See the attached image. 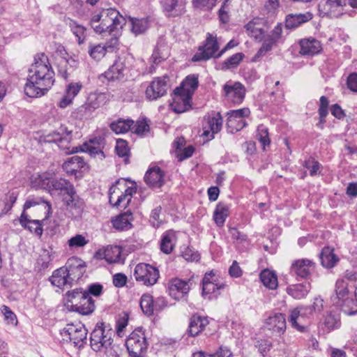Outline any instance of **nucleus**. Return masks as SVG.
I'll list each match as a JSON object with an SVG mask.
<instances>
[{"label":"nucleus","mask_w":357,"mask_h":357,"mask_svg":"<svg viewBox=\"0 0 357 357\" xmlns=\"http://www.w3.org/2000/svg\"><path fill=\"white\" fill-rule=\"evenodd\" d=\"M247 123L245 119H237L234 117H227V127L228 131L234 133L242 130L246 126Z\"/></svg>","instance_id":"45"},{"label":"nucleus","mask_w":357,"mask_h":357,"mask_svg":"<svg viewBox=\"0 0 357 357\" xmlns=\"http://www.w3.org/2000/svg\"><path fill=\"white\" fill-rule=\"evenodd\" d=\"M107 52V48L105 45L100 44L93 45L89 44L88 53L89 56L97 61L100 60L104 57Z\"/></svg>","instance_id":"44"},{"label":"nucleus","mask_w":357,"mask_h":357,"mask_svg":"<svg viewBox=\"0 0 357 357\" xmlns=\"http://www.w3.org/2000/svg\"><path fill=\"white\" fill-rule=\"evenodd\" d=\"M51 190L59 191V194L64 197L72 193L75 190L73 185L64 178L53 179L49 183Z\"/></svg>","instance_id":"28"},{"label":"nucleus","mask_w":357,"mask_h":357,"mask_svg":"<svg viewBox=\"0 0 357 357\" xmlns=\"http://www.w3.org/2000/svg\"><path fill=\"white\" fill-rule=\"evenodd\" d=\"M312 17V15L310 13L304 14H289L286 16L285 27L287 29H294L303 23L310 21Z\"/></svg>","instance_id":"26"},{"label":"nucleus","mask_w":357,"mask_h":357,"mask_svg":"<svg viewBox=\"0 0 357 357\" xmlns=\"http://www.w3.org/2000/svg\"><path fill=\"white\" fill-rule=\"evenodd\" d=\"M300 53L303 55H314L321 50L320 42L314 38L302 39L300 41Z\"/></svg>","instance_id":"25"},{"label":"nucleus","mask_w":357,"mask_h":357,"mask_svg":"<svg viewBox=\"0 0 357 357\" xmlns=\"http://www.w3.org/2000/svg\"><path fill=\"white\" fill-rule=\"evenodd\" d=\"M129 314L127 312H123L120 315L119 319L116 321V333L120 335L123 331L125 328L128 324Z\"/></svg>","instance_id":"63"},{"label":"nucleus","mask_w":357,"mask_h":357,"mask_svg":"<svg viewBox=\"0 0 357 357\" xmlns=\"http://www.w3.org/2000/svg\"><path fill=\"white\" fill-rule=\"evenodd\" d=\"M66 24L69 26L71 31L77 38L78 43L79 45L84 43L86 37V29L70 18L67 19Z\"/></svg>","instance_id":"37"},{"label":"nucleus","mask_w":357,"mask_h":357,"mask_svg":"<svg viewBox=\"0 0 357 357\" xmlns=\"http://www.w3.org/2000/svg\"><path fill=\"white\" fill-rule=\"evenodd\" d=\"M54 83V72L47 56L37 55L35 62L29 69L27 82L24 85V93L30 98L44 96Z\"/></svg>","instance_id":"1"},{"label":"nucleus","mask_w":357,"mask_h":357,"mask_svg":"<svg viewBox=\"0 0 357 357\" xmlns=\"http://www.w3.org/2000/svg\"><path fill=\"white\" fill-rule=\"evenodd\" d=\"M250 111L249 108L244 107L238 109L231 110L227 112L228 117H234L237 119H244L250 115Z\"/></svg>","instance_id":"64"},{"label":"nucleus","mask_w":357,"mask_h":357,"mask_svg":"<svg viewBox=\"0 0 357 357\" xmlns=\"http://www.w3.org/2000/svg\"><path fill=\"white\" fill-rule=\"evenodd\" d=\"M132 213L128 211L112 220L113 227L118 230H126L131 227Z\"/></svg>","instance_id":"33"},{"label":"nucleus","mask_w":357,"mask_h":357,"mask_svg":"<svg viewBox=\"0 0 357 357\" xmlns=\"http://www.w3.org/2000/svg\"><path fill=\"white\" fill-rule=\"evenodd\" d=\"M115 151L116 154L121 158H125L124 162L126 164L128 163V153L129 149L128 146V143L126 140L123 139H117L116 145L115 147Z\"/></svg>","instance_id":"46"},{"label":"nucleus","mask_w":357,"mask_h":357,"mask_svg":"<svg viewBox=\"0 0 357 357\" xmlns=\"http://www.w3.org/2000/svg\"><path fill=\"white\" fill-rule=\"evenodd\" d=\"M319 257L324 268H333L339 261V257L334 253V249L328 246L322 249Z\"/></svg>","instance_id":"27"},{"label":"nucleus","mask_w":357,"mask_h":357,"mask_svg":"<svg viewBox=\"0 0 357 357\" xmlns=\"http://www.w3.org/2000/svg\"><path fill=\"white\" fill-rule=\"evenodd\" d=\"M164 172L159 167L150 168L145 174L144 181L152 188H160L164 184Z\"/></svg>","instance_id":"18"},{"label":"nucleus","mask_w":357,"mask_h":357,"mask_svg":"<svg viewBox=\"0 0 357 357\" xmlns=\"http://www.w3.org/2000/svg\"><path fill=\"white\" fill-rule=\"evenodd\" d=\"M229 215V207L227 204L220 202L213 212V220L218 227H222L226 218Z\"/></svg>","instance_id":"32"},{"label":"nucleus","mask_w":357,"mask_h":357,"mask_svg":"<svg viewBox=\"0 0 357 357\" xmlns=\"http://www.w3.org/2000/svg\"><path fill=\"white\" fill-rule=\"evenodd\" d=\"M105 145V138L101 136H98L90 139L88 142H85L83 145V148L81 149V151L88 152L91 156H98L100 159H103L105 157L104 152L102 151Z\"/></svg>","instance_id":"14"},{"label":"nucleus","mask_w":357,"mask_h":357,"mask_svg":"<svg viewBox=\"0 0 357 357\" xmlns=\"http://www.w3.org/2000/svg\"><path fill=\"white\" fill-rule=\"evenodd\" d=\"M63 200L66 205L67 209L71 213L73 217L77 218L81 216L84 210V202L77 195L75 190H74L72 193L64 197Z\"/></svg>","instance_id":"15"},{"label":"nucleus","mask_w":357,"mask_h":357,"mask_svg":"<svg viewBox=\"0 0 357 357\" xmlns=\"http://www.w3.org/2000/svg\"><path fill=\"white\" fill-rule=\"evenodd\" d=\"M24 228L27 229L38 237H40L43 234V229L42 227V221L38 220L29 221V222L26 224V227Z\"/></svg>","instance_id":"53"},{"label":"nucleus","mask_w":357,"mask_h":357,"mask_svg":"<svg viewBox=\"0 0 357 357\" xmlns=\"http://www.w3.org/2000/svg\"><path fill=\"white\" fill-rule=\"evenodd\" d=\"M98 0H75L73 6L77 9L79 15H84L89 13V6H94Z\"/></svg>","instance_id":"42"},{"label":"nucleus","mask_w":357,"mask_h":357,"mask_svg":"<svg viewBox=\"0 0 357 357\" xmlns=\"http://www.w3.org/2000/svg\"><path fill=\"white\" fill-rule=\"evenodd\" d=\"M82 86L80 82H71L66 86L65 93L73 100L82 89Z\"/></svg>","instance_id":"56"},{"label":"nucleus","mask_w":357,"mask_h":357,"mask_svg":"<svg viewBox=\"0 0 357 357\" xmlns=\"http://www.w3.org/2000/svg\"><path fill=\"white\" fill-rule=\"evenodd\" d=\"M257 138L264 147L270 144L268 128L264 125L258 126Z\"/></svg>","instance_id":"51"},{"label":"nucleus","mask_w":357,"mask_h":357,"mask_svg":"<svg viewBox=\"0 0 357 357\" xmlns=\"http://www.w3.org/2000/svg\"><path fill=\"white\" fill-rule=\"evenodd\" d=\"M208 323L206 317L198 315L192 316L189 323L188 333L190 335L195 337L199 335L204 331Z\"/></svg>","instance_id":"24"},{"label":"nucleus","mask_w":357,"mask_h":357,"mask_svg":"<svg viewBox=\"0 0 357 357\" xmlns=\"http://www.w3.org/2000/svg\"><path fill=\"white\" fill-rule=\"evenodd\" d=\"M127 67L126 61L119 58L114 63L105 73V77L108 80L119 79L124 76Z\"/></svg>","instance_id":"23"},{"label":"nucleus","mask_w":357,"mask_h":357,"mask_svg":"<svg viewBox=\"0 0 357 357\" xmlns=\"http://www.w3.org/2000/svg\"><path fill=\"white\" fill-rule=\"evenodd\" d=\"M198 77L195 75H190L185 77L182 82L181 86L176 88L175 91L181 92L192 97L193 93L198 87Z\"/></svg>","instance_id":"29"},{"label":"nucleus","mask_w":357,"mask_h":357,"mask_svg":"<svg viewBox=\"0 0 357 357\" xmlns=\"http://www.w3.org/2000/svg\"><path fill=\"white\" fill-rule=\"evenodd\" d=\"M79 61L73 58L60 57L58 59V73L60 76L66 79L68 77L69 72L73 71L78 67Z\"/></svg>","instance_id":"22"},{"label":"nucleus","mask_w":357,"mask_h":357,"mask_svg":"<svg viewBox=\"0 0 357 357\" xmlns=\"http://www.w3.org/2000/svg\"><path fill=\"white\" fill-rule=\"evenodd\" d=\"M1 312L8 324H13L14 326L17 325L18 321L16 315L8 306L3 305L1 307Z\"/></svg>","instance_id":"61"},{"label":"nucleus","mask_w":357,"mask_h":357,"mask_svg":"<svg viewBox=\"0 0 357 357\" xmlns=\"http://www.w3.org/2000/svg\"><path fill=\"white\" fill-rule=\"evenodd\" d=\"M209 277L203 279L202 295L210 298L213 295L218 294V291L223 287V283H213L209 282Z\"/></svg>","instance_id":"35"},{"label":"nucleus","mask_w":357,"mask_h":357,"mask_svg":"<svg viewBox=\"0 0 357 357\" xmlns=\"http://www.w3.org/2000/svg\"><path fill=\"white\" fill-rule=\"evenodd\" d=\"M306 291L300 284H295L287 288V293L294 298L300 299L305 296Z\"/></svg>","instance_id":"57"},{"label":"nucleus","mask_w":357,"mask_h":357,"mask_svg":"<svg viewBox=\"0 0 357 357\" xmlns=\"http://www.w3.org/2000/svg\"><path fill=\"white\" fill-rule=\"evenodd\" d=\"M244 54L241 52H238L229 57L220 64V68L223 70H229L231 68H236L241 61L243 59Z\"/></svg>","instance_id":"41"},{"label":"nucleus","mask_w":357,"mask_h":357,"mask_svg":"<svg viewBox=\"0 0 357 357\" xmlns=\"http://www.w3.org/2000/svg\"><path fill=\"white\" fill-rule=\"evenodd\" d=\"M176 233L172 230L165 232L160 241V250L165 254H170L175 246Z\"/></svg>","instance_id":"30"},{"label":"nucleus","mask_w":357,"mask_h":357,"mask_svg":"<svg viewBox=\"0 0 357 357\" xmlns=\"http://www.w3.org/2000/svg\"><path fill=\"white\" fill-rule=\"evenodd\" d=\"M107 250H109V253L107 252L106 261L109 264H123L124 259L121 257V248L119 246H107Z\"/></svg>","instance_id":"39"},{"label":"nucleus","mask_w":357,"mask_h":357,"mask_svg":"<svg viewBox=\"0 0 357 357\" xmlns=\"http://www.w3.org/2000/svg\"><path fill=\"white\" fill-rule=\"evenodd\" d=\"M64 306L70 312H78L83 315L90 314L95 310L93 300L86 290L81 288L66 292Z\"/></svg>","instance_id":"3"},{"label":"nucleus","mask_w":357,"mask_h":357,"mask_svg":"<svg viewBox=\"0 0 357 357\" xmlns=\"http://www.w3.org/2000/svg\"><path fill=\"white\" fill-rule=\"evenodd\" d=\"M218 50L219 44L216 37L208 33L204 44L199 47L198 51L192 58V61L197 62L207 61L211 58L215 59L216 52Z\"/></svg>","instance_id":"7"},{"label":"nucleus","mask_w":357,"mask_h":357,"mask_svg":"<svg viewBox=\"0 0 357 357\" xmlns=\"http://www.w3.org/2000/svg\"><path fill=\"white\" fill-rule=\"evenodd\" d=\"M337 297L342 307V311L344 314L348 315H352L357 312V303L354 302L351 298H346L348 295V289L347 284L343 281H338L336 284L335 289Z\"/></svg>","instance_id":"9"},{"label":"nucleus","mask_w":357,"mask_h":357,"mask_svg":"<svg viewBox=\"0 0 357 357\" xmlns=\"http://www.w3.org/2000/svg\"><path fill=\"white\" fill-rule=\"evenodd\" d=\"M189 291L190 286L185 281L174 278L169 283V294L175 300L183 298Z\"/></svg>","instance_id":"17"},{"label":"nucleus","mask_w":357,"mask_h":357,"mask_svg":"<svg viewBox=\"0 0 357 357\" xmlns=\"http://www.w3.org/2000/svg\"><path fill=\"white\" fill-rule=\"evenodd\" d=\"M167 79V76L154 78L146 89V98L149 100H155L165 96L168 88Z\"/></svg>","instance_id":"10"},{"label":"nucleus","mask_w":357,"mask_h":357,"mask_svg":"<svg viewBox=\"0 0 357 357\" xmlns=\"http://www.w3.org/2000/svg\"><path fill=\"white\" fill-rule=\"evenodd\" d=\"M102 17L100 24L93 26L96 33H103L108 32L112 36L111 42L112 45H115L117 42V34L119 31L123 28L126 23V18L114 8H109L102 12Z\"/></svg>","instance_id":"4"},{"label":"nucleus","mask_w":357,"mask_h":357,"mask_svg":"<svg viewBox=\"0 0 357 357\" xmlns=\"http://www.w3.org/2000/svg\"><path fill=\"white\" fill-rule=\"evenodd\" d=\"M303 165L310 170L311 176L316 175L321 166L320 163L316 161L313 158H309L307 160H305Z\"/></svg>","instance_id":"59"},{"label":"nucleus","mask_w":357,"mask_h":357,"mask_svg":"<svg viewBox=\"0 0 357 357\" xmlns=\"http://www.w3.org/2000/svg\"><path fill=\"white\" fill-rule=\"evenodd\" d=\"M161 4L167 17H178L185 12V2L183 0H162Z\"/></svg>","instance_id":"16"},{"label":"nucleus","mask_w":357,"mask_h":357,"mask_svg":"<svg viewBox=\"0 0 357 357\" xmlns=\"http://www.w3.org/2000/svg\"><path fill=\"white\" fill-rule=\"evenodd\" d=\"M162 47L161 45H158L151 57L153 63L156 65L160 63L162 61L165 60L167 56V53H165V50H161Z\"/></svg>","instance_id":"60"},{"label":"nucleus","mask_w":357,"mask_h":357,"mask_svg":"<svg viewBox=\"0 0 357 357\" xmlns=\"http://www.w3.org/2000/svg\"><path fill=\"white\" fill-rule=\"evenodd\" d=\"M303 316L301 315L298 308L294 309L291 312L289 321L292 326L300 332H303L307 329V327L303 325Z\"/></svg>","instance_id":"40"},{"label":"nucleus","mask_w":357,"mask_h":357,"mask_svg":"<svg viewBox=\"0 0 357 357\" xmlns=\"http://www.w3.org/2000/svg\"><path fill=\"white\" fill-rule=\"evenodd\" d=\"M113 334L112 329L105 327L104 323L98 324L91 335V348L96 351H104L108 357H118L120 348L112 344Z\"/></svg>","instance_id":"2"},{"label":"nucleus","mask_w":357,"mask_h":357,"mask_svg":"<svg viewBox=\"0 0 357 357\" xmlns=\"http://www.w3.org/2000/svg\"><path fill=\"white\" fill-rule=\"evenodd\" d=\"M346 0H321L319 10L324 16L338 18L344 14Z\"/></svg>","instance_id":"8"},{"label":"nucleus","mask_w":357,"mask_h":357,"mask_svg":"<svg viewBox=\"0 0 357 357\" xmlns=\"http://www.w3.org/2000/svg\"><path fill=\"white\" fill-rule=\"evenodd\" d=\"M132 31L136 35L144 33L148 28V21L145 19H130Z\"/></svg>","instance_id":"48"},{"label":"nucleus","mask_w":357,"mask_h":357,"mask_svg":"<svg viewBox=\"0 0 357 357\" xmlns=\"http://www.w3.org/2000/svg\"><path fill=\"white\" fill-rule=\"evenodd\" d=\"M173 102L171 104L172 110L176 113H183L191 107V98L189 95L175 91Z\"/></svg>","instance_id":"19"},{"label":"nucleus","mask_w":357,"mask_h":357,"mask_svg":"<svg viewBox=\"0 0 357 357\" xmlns=\"http://www.w3.org/2000/svg\"><path fill=\"white\" fill-rule=\"evenodd\" d=\"M67 332L68 333L69 338L75 344H79L86 338V329L81 326H70L67 329Z\"/></svg>","instance_id":"36"},{"label":"nucleus","mask_w":357,"mask_h":357,"mask_svg":"<svg viewBox=\"0 0 357 357\" xmlns=\"http://www.w3.org/2000/svg\"><path fill=\"white\" fill-rule=\"evenodd\" d=\"M245 29L248 32V34L254 37L255 39H262L264 38V31L262 28L258 27L252 21L249 22L245 25Z\"/></svg>","instance_id":"47"},{"label":"nucleus","mask_w":357,"mask_h":357,"mask_svg":"<svg viewBox=\"0 0 357 357\" xmlns=\"http://www.w3.org/2000/svg\"><path fill=\"white\" fill-rule=\"evenodd\" d=\"M140 306L146 315H152L154 311V301L153 296L149 294H144L141 298Z\"/></svg>","instance_id":"43"},{"label":"nucleus","mask_w":357,"mask_h":357,"mask_svg":"<svg viewBox=\"0 0 357 357\" xmlns=\"http://www.w3.org/2000/svg\"><path fill=\"white\" fill-rule=\"evenodd\" d=\"M282 24L278 23L269 34L266 36L269 38L273 43H278L282 38Z\"/></svg>","instance_id":"62"},{"label":"nucleus","mask_w":357,"mask_h":357,"mask_svg":"<svg viewBox=\"0 0 357 357\" xmlns=\"http://www.w3.org/2000/svg\"><path fill=\"white\" fill-rule=\"evenodd\" d=\"M260 278L264 285L271 289L278 287V277L271 269H263L260 273Z\"/></svg>","instance_id":"34"},{"label":"nucleus","mask_w":357,"mask_h":357,"mask_svg":"<svg viewBox=\"0 0 357 357\" xmlns=\"http://www.w3.org/2000/svg\"><path fill=\"white\" fill-rule=\"evenodd\" d=\"M85 166V162L82 157L74 155L66 161L63 165V169L71 174H75Z\"/></svg>","instance_id":"31"},{"label":"nucleus","mask_w":357,"mask_h":357,"mask_svg":"<svg viewBox=\"0 0 357 357\" xmlns=\"http://www.w3.org/2000/svg\"><path fill=\"white\" fill-rule=\"evenodd\" d=\"M320 104L319 107V115L321 118V123H324L326 122L325 118L328 114V104L329 101L327 97L321 96L320 98Z\"/></svg>","instance_id":"52"},{"label":"nucleus","mask_w":357,"mask_h":357,"mask_svg":"<svg viewBox=\"0 0 357 357\" xmlns=\"http://www.w3.org/2000/svg\"><path fill=\"white\" fill-rule=\"evenodd\" d=\"M266 326L269 331L276 334H282L287 328L286 319L282 314H275L266 320Z\"/></svg>","instance_id":"20"},{"label":"nucleus","mask_w":357,"mask_h":357,"mask_svg":"<svg viewBox=\"0 0 357 357\" xmlns=\"http://www.w3.org/2000/svg\"><path fill=\"white\" fill-rule=\"evenodd\" d=\"M73 138V130L61 124L59 128L50 132L45 137V140L47 142H54L57 144L59 148L66 154H70L78 152V147H71L70 142Z\"/></svg>","instance_id":"5"},{"label":"nucleus","mask_w":357,"mask_h":357,"mask_svg":"<svg viewBox=\"0 0 357 357\" xmlns=\"http://www.w3.org/2000/svg\"><path fill=\"white\" fill-rule=\"evenodd\" d=\"M134 126V121L130 119L124 120L119 119L112 122L109 127L116 134H123L131 130Z\"/></svg>","instance_id":"38"},{"label":"nucleus","mask_w":357,"mask_h":357,"mask_svg":"<svg viewBox=\"0 0 357 357\" xmlns=\"http://www.w3.org/2000/svg\"><path fill=\"white\" fill-rule=\"evenodd\" d=\"M75 269H55L50 277L52 285L61 288L67 284H70L75 280L79 279L80 274H75L70 271Z\"/></svg>","instance_id":"11"},{"label":"nucleus","mask_w":357,"mask_h":357,"mask_svg":"<svg viewBox=\"0 0 357 357\" xmlns=\"http://www.w3.org/2000/svg\"><path fill=\"white\" fill-rule=\"evenodd\" d=\"M89 243V240L82 234H76L68 240V245L70 248L84 247Z\"/></svg>","instance_id":"58"},{"label":"nucleus","mask_w":357,"mask_h":357,"mask_svg":"<svg viewBox=\"0 0 357 357\" xmlns=\"http://www.w3.org/2000/svg\"><path fill=\"white\" fill-rule=\"evenodd\" d=\"M276 44V43H273V41L267 36L264 37L261 47L254 57V61H257V58L264 56L267 52H270Z\"/></svg>","instance_id":"49"},{"label":"nucleus","mask_w":357,"mask_h":357,"mask_svg":"<svg viewBox=\"0 0 357 357\" xmlns=\"http://www.w3.org/2000/svg\"><path fill=\"white\" fill-rule=\"evenodd\" d=\"M134 275L136 280L146 285H153L159 278V272L158 269H135Z\"/></svg>","instance_id":"21"},{"label":"nucleus","mask_w":357,"mask_h":357,"mask_svg":"<svg viewBox=\"0 0 357 357\" xmlns=\"http://www.w3.org/2000/svg\"><path fill=\"white\" fill-rule=\"evenodd\" d=\"M223 119L220 112L214 114L212 116H208L203 126L202 135L213 139L214 134L220 131Z\"/></svg>","instance_id":"13"},{"label":"nucleus","mask_w":357,"mask_h":357,"mask_svg":"<svg viewBox=\"0 0 357 357\" xmlns=\"http://www.w3.org/2000/svg\"><path fill=\"white\" fill-rule=\"evenodd\" d=\"M229 1L230 0H225L218 11L220 20L222 23H227L229 20Z\"/></svg>","instance_id":"55"},{"label":"nucleus","mask_w":357,"mask_h":357,"mask_svg":"<svg viewBox=\"0 0 357 357\" xmlns=\"http://www.w3.org/2000/svg\"><path fill=\"white\" fill-rule=\"evenodd\" d=\"M135 192H136V189L135 188H132V187L127 188L125 190L124 193L118 197V199H117L116 202L114 204V205L116 206H119L121 205V204L123 202L126 201V203L123 205V206L126 207L130 202L131 199H132V194L135 193Z\"/></svg>","instance_id":"50"},{"label":"nucleus","mask_w":357,"mask_h":357,"mask_svg":"<svg viewBox=\"0 0 357 357\" xmlns=\"http://www.w3.org/2000/svg\"><path fill=\"white\" fill-rule=\"evenodd\" d=\"M162 211V208L160 206H157L153 210H152L149 222L151 225L155 228H158L162 223V220L160 219V213Z\"/></svg>","instance_id":"54"},{"label":"nucleus","mask_w":357,"mask_h":357,"mask_svg":"<svg viewBox=\"0 0 357 357\" xmlns=\"http://www.w3.org/2000/svg\"><path fill=\"white\" fill-rule=\"evenodd\" d=\"M223 90L227 100L234 104H241L245 98V86L238 82H227L224 85Z\"/></svg>","instance_id":"12"},{"label":"nucleus","mask_w":357,"mask_h":357,"mask_svg":"<svg viewBox=\"0 0 357 357\" xmlns=\"http://www.w3.org/2000/svg\"><path fill=\"white\" fill-rule=\"evenodd\" d=\"M126 347L132 357H142L146 352L147 342L144 333L141 331H134L126 340Z\"/></svg>","instance_id":"6"}]
</instances>
